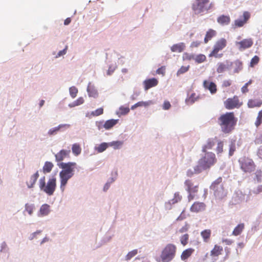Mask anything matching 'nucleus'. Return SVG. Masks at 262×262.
<instances>
[{
  "instance_id": "64",
  "label": "nucleus",
  "mask_w": 262,
  "mask_h": 262,
  "mask_svg": "<svg viewBox=\"0 0 262 262\" xmlns=\"http://www.w3.org/2000/svg\"><path fill=\"white\" fill-rule=\"evenodd\" d=\"M223 242L225 243L227 245H231L233 243L231 240L228 239L223 240Z\"/></svg>"
},
{
  "instance_id": "6",
  "label": "nucleus",
  "mask_w": 262,
  "mask_h": 262,
  "mask_svg": "<svg viewBox=\"0 0 262 262\" xmlns=\"http://www.w3.org/2000/svg\"><path fill=\"white\" fill-rule=\"evenodd\" d=\"M213 4L210 0H196L193 4L192 8L195 14L207 12L213 7Z\"/></svg>"
},
{
  "instance_id": "53",
  "label": "nucleus",
  "mask_w": 262,
  "mask_h": 262,
  "mask_svg": "<svg viewBox=\"0 0 262 262\" xmlns=\"http://www.w3.org/2000/svg\"><path fill=\"white\" fill-rule=\"evenodd\" d=\"M189 228V225L186 223L184 226H183L181 229H180L177 233H183L186 232Z\"/></svg>"
},
{
  "instance_id": "25",
  "label": "nucleus",
  "mask_w": 262,
  "mask_h": 262,
  "mask_svg": "<svg viewBox=\"0 0 262 262\" xmlns=\"http://www.w3.org/2000/svg\"><path fill=\"white\" fill-rule=\"evenodd\" d=\"M50 211V206L47 204H44L40 208L39 215L46 216L47 215Z\"/></svg>"
},
{
  "instance_id": "57",
  "label": "nucleus",
  "mask_w": 262,
  "mask_h": 262,
  "mask_svg": "<svg viewBox=\"0 0 262 262\" xmlns=\"http://www.w3.org/2000/svg\"><path fill=\"white\" fill-rule=\"evenodd\" d=\"M201 43V41H198V40L194 41L191 42V43L190 44V47L191 48H197L200 46Z\"/></svg>"
},
{
  "instance_id": "14",
  "label": "nucleus",
  "mask_w": 262,
  "mask_h": 262,
  "mask_svg": "<svg viewBox=\"0 0 262 262\" xmlns=\"http://www.w3.org/2000/svg\"><path fill=\"white\" fill-rule=\"evenodd\" d=\"M203 86L205 90H208L211 94H214L217 92L216 84L207 80H204Z\"/></svg>"
},
{
  "instance_id": "24",
  "label": "nucleus",
  "mask_w": 262,
  "mask_h": 262,
  "mask_svg": "<svg viewBox=\"0 0 262 262\" xmlns=\"http://www.w3.org/2000/svg\"><path fill=\"white\" fill-rule=\"evenodd\" d=\"M216 35V32L215 30L212 29H209L205 35L204 38V43H207L209 40H210L213 37Z\"/></svg>"
},
{
  "instance_id": "62",
  "label": "nucleus",
  "mask_w": 262,
  "mask_h": 262,
  "mask_svg": "<svg viewBox=\"0 0 262 262\" xmlns=\"http://www.w3.org/2000/svg\"><path fill=\"white\" fill-rule=\"evenodd\" d=\"M257 154H258V156L259 157V158L262 159V146H261L259 148V149L258 150Z\"/></svg>"
},
{
  "instance_id": "29",
  "label": "nucleus",
  "mask_w": 262,
  "mask_h": 262,
  "mask_svg": "<svg viewBox=\"0 0 262 262\" xmlns=\"http://www.w3.org/2000/svg\"><path fill=\"white\" fill-rule=\"evenodd\" d=\"M262 105V100L260 99H250L248 102L249 107H260Z\"/></svg>"
},
{
  "instance_id": "22",
  "label": "nucleus",
  "mask_w": 262,
  "mask_h": 262,
  "mask_svg": "<svg viewBox=\"0 0 262 262\" xmlns=\"http://www.w3.org/2000/svg\"><path fill=\"white\" fill-rule=\"evenodd\" d=\"M38 177L39 173L38 171L30 177L29 180L27 182V185L28 188H31L33 187Z\"/></svg>"
},
{
  "instance_id": "50",
  "label": "nucleus",
  "mask_w": 262,
  "mask_h": 262,
  "mask_svg": "<svg viewBox=\"0 0 262 262\" xmlns=\"http://www.w3.org/2000/svg\"><path fill=\"white\" fill-rule=\"evenodd\" d=\"M129 112V108L128 107L121 106L119 108V113L121 115H125Z\"/></svg>"
},
{
  "instance_id": "42",
  "label": "nucleus",
  "mask_w": 262,
  "mask_h": 262,
  "mask_svg": "<svg viewBox=\"0 0 262 262\" xmlns=\"http://www.w3.org/2000/svg\"><path fill=\"white\" fill-rule=\"evenodd\" d=\"M262 123V110H260L257 115L256 121L255 122V126L258 127Z\"/></svg>"
},
{
  "instance_id": "49",
  "label": "nucleus",
  "mask_w": 262,
  "mask_h": 262,
  "mask_svg": "<svg viewBox=\"0 0 262 262\" xmlns=\"http://www.w3.org/2000/svg\"><path fill=\"white\" fill-rule=\"evenodd\" d=\"M252 83V80L250 79L248 82L245 83V84L242 88L241 91L243 93L245 94L248 92L249 90L248 89V86L250 85Z\"/></svg>"
},
{
  "instance_id": "40",
  "label": "nucleus",
  "mask_w": 262,
  "mask_h": 262,
  "mask_svg": "<svg viewBox=\"0 0 262 262\" xmlns=\"http://www.w3.org/2000/svg\"><path fill=\"white\" fill-rule=\"evenodd\" d=\"M194 60L198 63H201L204 62L206 60V57L204 54H199L195 57L194 56Z\"/></svg>"
},
{
  "instance_id": "5",
  "label": "nucleus",
  "mask_w": 262,
  "mask_h": 262,
  "mask_svg": "<svg viewBox=\"0 0 262 262\" xmlns=\"http://www.w3.org/2000/svg\"><path fill=\"white\" fill-rule=\"evenodd\" d=\"M177 246L173 244H168L161 252L160 258L163 262H170L175 257L177 252Z\"/></svg>"
},
{
  "instance_id": "19",
  "label": "nucleus",
  "mask_w": 262,
  "mask_h": 262,
  "mask_svg": "<svg viewBox=\"0 0 262 262\" xmlns=\"http://www.w3.org/2000/svg\"><path fill=\"white\" fill-rule=\"evenodd\" d=\"M231 18L229 15H221L217 18V22L221 26L229 25Z\"/></svg>"
},
{
  "instance_id": "59",
  "label": "nucleus",
  "mask_w": 262,
  "mask_h": 262,
  "mask_svg": "<svg viewBox=\"0 0 262 262\" xmlns=\"http://www.w3.org/2000/svg\"><path fill=\"white\" fill-rule=\"evenodd\" d=\"M171 107V104L170 102L168 101H164L163 105V108L164 110H167L170 108Z\"/></svg>"
},
{
  "instance_id": "26",
  "label": "nucleus",
  "mask_w": 262,
  "mask_h": 262,
  "mask_svg": "<svg viewBox=\"0 0 262 262\" xmlns=\"http://www.w3.org/2000/svg\"><path fill=\"white\" fill-rule=\"evenodd\" d=\"M69 126H70L69 125L66 124H60L58 126H56V127H55L54 128L50 129L48 131V134L49 136L55 135L57 134V133L60 130V129L61 128L66 127H69Z\"/></svg>"
},
{
  "instance_id": "60",
  "label": "nucleus",
  "mask_w": 262,
  "mask_h": 262,
  "mask_svg": "<svg viewBox=\"0 0 262 262\" xmlns=\"http://www.w3.org/2000/svg\"><path fill=\"white\" fill-rule=\"evenodd\" d=\"M235 150V146L234 145H231L230 147L229 152V155L230 156H232Z\"/></svg>"
},
{
  "instance_id": "56",
  "label": "nucleus",
  "mask_w": 262,
  "mask_h": 262,
  "mask_svg": "<svg viewBox=\"0 0 262 262\" xmlns=\"http://www.w3.org/2000/svg\"><path fill=\"white\" fill-rule=\"evenodd\" d=\"M156 73L158 74H161L163 76H164L165 75V67L162 66L160 68L158 69L156 71Z\"/></svg>"
},
{
  "instance_id": "8",
  "label": "nucleus",
  "mask_w": 262,
  "mask_h": 262,
  "mask_svg": "<svg viewBox=\"0 0 262 262\" xmlns=\"http://www.w3.org/2000/svg\"><path fill=\"white\" fill-rule=\"evenodd\" d=\"M184 184L186 187V190L189 193L188 195V201H191L194 199L196 193L198 192L199 184L196 183L195 184L192 180H186Z\"/></svg>"
},
{
  "instance_id": "30",
  "label": "nucleus",
  "mask_w": 262,
  "mask_h": 262,
  "mask_svg": "<svg viewBox=\"0 0 262 262\" xmlns=\"http://www.w3.org/2000/svg\"><path fill=\"white\" fill-rule=\"evenodd\" d=\"M245 228V224L244 223H241L238 224L237 226H236L233 232H232V235L234 236H238L240 235L242 232H243V230Z\"/></svg>"
},
{
  "instance_id": "48",
  "label": "nucleus",
  "mask_w": 262,
  "mask_h": 262,
  "mask_svg": "<svg viewBox=\"0 0 262 262\" xmlns=\"http://www.w3.org/2000/svg\"><path fill=\"white\" fill-rule=\"evenodd\" d=\"M138 253V250L137 249L133 250L130 252H129L126 255L125 258L126 260H129L132 257L135 256Z\"/></svg>"
},
{
  "instance_id": "35",
  "label": "nucleus",
  "mask_w": 262,
  "mask_h": 262,
  "mask_svg": "<svg viewBox=\"0 0 262 262\" xmlns=\"http://www.w3.org/2000/svg\"><path fill=\"white\" fill-rule=\"evenodd\" d=\"M108 146V143L103 142L96 146L95 147V150L98 152H102L105 150Z\"/></svg>"
},
{
  "instance_id": "16",
  "label": "nucleus",
  "mask_w": 262,
  "mask_h": 262,
  "mask_svg": "<svg viewBox=\"0 0 262 262\" xmlns=\"http://www.w3.org/2000/svg\"><path fill=\"white\" fill-rule=\"evenodd\" d=\"M158 84V80L155 78L148 79L143 81L144 88L145 91L156 86Z\"/></svg>"
},
{
  "instance_id": "12",
  "label": "nucleus",
  "mask_w": 262,
  "mask_h": 262,
  "mask_svg": "<svg viewBox=\"0 0 262 262\" xmlns=\"http://www.w3.org/2000/svg\"><path fill=\"white\" fill-rule=\"evenodd\" d=\"M227 45V40L225 38H222L219 39L215 43L213 49L209 54V56H214L218 57V52L223 50Z\"/></svg>"
},
{
  "instance_id": "7",
  "label": "nucleus",
  "mask_w": 262,
  "mask_h": 262,
  "mask_svg": "<svg viewBox=\"0 0 262 262\" xmlns=\"http://www.w3.org/2000/svg\"><path fill=\"white\" fill-rule=\"evenodd\" d=\"M222 180V178L219 177L210 186V189L213 191L214 195L219 199H222L226 195V192L223 187Z\"/></svg>"
},
{
  "instance_id": "44",
  "label": "nucleus",
  "mask_w": 262,
  "mask_h": 262,
  "mask_svg": "<svg viewBox=\"0 0 262 262\" xmlns=\"http://www.w3.org/2000/svg\"><path fill=\"white\" fill-rule=\"evenodd\" d=\"M189 237V235L186 233L180 237V242L183 246H186L188 244Z\"/></svg>"
},
{
  "instance_id": "15",
  "label": "nucleus",
  "mask_w": 262,
  "mask_h": 262,
  "mask_svg": "<svg viewBox=\"0 0 262 262\" xmlns=\"http://www.w3.org/2000/svg\"><path fill=\"white\" fill-rule=\"evenodd\" d=\"M206 209V205L203 202H195L190 207V211L193 212L203 211Z\"/></svg>"
},
{
  "instance_id": "9",
  "label": "nucleus",
  "mask_w": 262,
  "mask_h": 262,
  "mask_svg": "<svg viewBox=\"0 0 262 262\" xmlns=\"http://www.w3.org/2000/svg\"><path fill=\"white\" fill-rule=\"evenodd\" d=\"M241 169L245 172H251L254 171L255 165L253 161L248 157H244L239 160Z\"/></svg>"
},
{
  "instance_id": "18",
  "label": "nucleus",
  "mask_w": 262,
  "mask_h": 262,
  "mask_svg": "<svg viewBox=\"0 0 262 262\" xmlns=\"http://www.w3.org/2000/svg\"><path fill=\"white\" fill-rule=\"evenodd\" d=\"M70 152V150H61L55 155L56 161L57 162L62 161L66 158L69 157Z\"/></svg>"
},
{
  "instance_id": "46",
  "label": "nucleus",
  "mask_w": 262,
  "mask_h": 262,
  "mask_svg": "<svg viewBox=\"0 0 262 262\" xmlns=\"http://www.w3.org/2000/svg\"><path fill=\"white\" fill-rule=\"evenodd\" d=\"M70 94L72 98H74L76 97L78 93V89L75 86H72L69 89Z\"/></svg>"
},
{
  "instance_id": "45",
  "label": "nucleus",
  "mask_w": 262,
  "mask_h": 262,
  "mask_svg": "<svg viewBox=\"0 0 262 262\" xmlns=\"http://www.w3.org/2000/svg\"><path fill=\"white\" fill-rule=\"evenodd\" d=\"M224 143L222 141H219L216 148V151L217 155L223 152V151Z\"/></svg>"
},
{
  "instance_id": "41",
  "label": "nucleus",
  "mask_w": 262,
  "mask_h": 262,
  "mask_svg": "<svg viewBox=\"0 0 262 262\" xmlns=\"http://www.w3.org/2000/svg\"><path fill=\"white\" fill-rule=\"evenodd\" d=\"M108 143L109 146H112L114 149L119 148L123 144V142L119 141H113Z\"/></svg>"
},
{
  "instance_id": "36",
  "label": "nucleus",
  "mask_w": 262,
  "mask_h": 262,
  "mask_svg": "<svg viewBox=\"0 0 262 262\" xmlns=\"http://www.w3.org/2000/svg\"><path fill=\"white\" fill-rule=\"evenodd\" d=\"M53 166H54V165L52 162H48V161L46 162L44 164V166L43 167V172L44 173L50 172L52 170Z\"/></svg>"
},
{
  "instance_id": "27",
  "label": "nucleus",
  "mask_w": 262,
  "mask_h": 262,
  "mask_svg": "<svg viewBox=\"0 0 262 262\" xmlns=\"http://www.w3.org/2000/svg\"><path fill=\"white\" fill-rule=\"evenodd\" d=\"M211 231L210 229H205L201 232V235L205 243H208L210 239Z\"/></svg>"
},
{
  "instance_id": "28",
  "label": "nucleus",
  "mask_w": 262,
  "mask_h": 262,
  "mask_svg": "<svg viewBox=\"0 0 262 262\" xmlns=\"http://www.w3.org/2000/svg\"><path fill=\"white\" fill-rule=\"evenodd\" d=\"M223 251V247L220 246H218L215 245L214 248L210 252V255L212 256H218L219 255L222 254Z\"/></svg>"
},
{
  "instance_id": "11",
  "label": "nucleus",
  "mask_w": 262,
  "mask_h": 262,
  "mask_svg": "<svg viewBox=\"0 0 262 262\" xmlns=\"http://www.w3.org/2000/svg\"><path fill=\"white\" fill-rule=\"evenodd\" d=\"M251 16L250 13L248 11H244L242 17L235 19L232 24V28L235 29L238 28L243 27L247 24Z\"/></svg>"
},
{
  "instance_id": "32",
  "label": "nucleus",
  "mask_w": 262,
  "mask_h": 262,
  "mask_svg": "<svg viewBox=\"0 0 262 262\" xmlns=\"http://www.w3.org/2000/svg\"><path fill=\"white\" fill-rule=\"evenodd\" d=\"M72 150L73 154L77 156L79 155L81 152V148L78 143H74L72 145Z\"/></svg>"
},
{
  "instance_id": "23",
  "label": "nucleus",
  "mask_w": 262,
  "mask_h": 262,
  "mask_svg": "<svg viewBox=\"0 0 262 262\" xmlns=\"http://www.w3.org/2000/svg\"><path fill=\"white\" fill-rule=\"evenodd\" d=\"M194 252V249L193 248H188L184 250L181 255V258L182 260H186Z\"/></svg>"
},
{
  "instance_id": "51",
  "label": "nucleus",
  "mask_w": 262,
  "mask_h": 262,
  "mask_svg": "<svg viewBox=\"0 0 262 262\" xmlns=\"http://www.w3.org/2000/svg\"><path fill=\"white\" fill-rule=\"evenodd\" d=\"M182 199V196L180 194L179 192H176L174 194V198L171 200L172 203L174 204L180 201Z\"/></svg>"
},
{
  "instance_id": "20",
  "label": "nucleus",
  "mask_w": 262,
  "mask_h": 262,
  "mask_svg": "<svg viewBox=\"0 0 262 262\" xmlns=\"http://www.w3.org/2000/svg\"><path fill=\"white\" fill-rule=\"evenodd\" d=\"M216 142V138H210L207 140L206 144L202 147V151L206 152L208 149H211L215 144Z\"/></svg>"
},
{
  "instance_id": "47",
  "label": "nucleus",
  "mask_w": 262,
  "mask_h": 262,
  "mask_svg": "<svg viewBox=\"0 0 262 262\" xmlns=\"http://www.w3.org/2000/svg\"><path fill=\"white\" fill-rule=\"evenodd\" d=\"M194 55L189 54L187 52L183 53L182 58L183 60H191L194 59Z\"/></svg>"
},
{
  "instance_id": "37",
  "label": "nucleus",
  "mask_w": 262,
  "mask_h": 262,
  "mask_svg": "<svg viewBox=\"0 0 262 262\" xmlns=\"http://www.w3.org/2000/svg\"><path fill=\"white\" fill-rule=\"evenodd\" d=\"M260 61V58L257 55H255L251 60L249 67L250 68H253L256 66Z\"/></svg>"
},
{
  "instance_id": "21",
  "label": "nucleus",
  "mask_w": 262,
  "mask_h": 262,
  "mask_svg": "<svg viewBox=\"0 0 262 262\" xmlns=\"http://www.w3.org/2000/svg\"><path fill=\"white\" fill-rule=\"evenodd\" d=\"M185 49V45L183 42H180L172 45L171 48V51L173 52H182Z\"/></svg>"
},
{
  "instance_id": "33",
  "label": "nucleus",
  "mask_w": 262,
  "mask_h": 262,
  "mask_svg": "<svg viewBox=\"0 0 262 262\" xmlns=\"http://www.w3.org/2000/svg\"><path fill=\"white\" fill-rule=\"evenodd\" d=\"M117 122L118 120L111 119L107 120L104 124V127L106 129H110L114 125H115L117 123Z\"/></svg>"
},
{
  "instance_id": "2",
  "label": "nucleus",
  "mask_w": 262,
  "mask_h": 262,
  "mask_svg": "<svg viewBox=\"0 0 262 262\" xmlns=\"http://www.w3.org/2000/svg\"><path fill=\"white\" fill-rule=\"evenodd\" d=\"M76 166L75 162H61L58 164V166L62 169L59 172L60 188L62 192L64 191L68 180L73 176Z\"/></svg>"
},
{
  "instance_id": "52",
  "label": "nucleus",
  "mask_w": 262,
  "mask_h": 262,
  "mask_svg": "<svg viewBox=\"0 0 262 262\" xmlns=\"http://www.w3.org/2000/svg\"><path fill=\"white\" fill-rule=\"evenodd\" d=\"M190 68L189 66L187 67L182 66L180 69L177 71V75H181L188 71Z\"/></svg>"
},
{
  "instance_id": "1",
  "label": "nucleus",
  "mask_w": 262,
  "mask_h": 262,
  "mask_svg": "<svg viewBox=\"0 0 262 262\" xmlns=\"http://www.w3.org/2000/svg\"><path fill=\"white\" fill-rule=\"evenodd\" d=\"M237 121L233 112H227L218 118L221 131L226 134H230L235 128Z\"/></svg>"
},
{
  "instance_id": "34",
  "label": "nucleus",
  "mask_w": 262,
  "mask_h": 262,
  "mask_svg": "<svg viewBox=\"0 0 262 262\" xmlns=\"http://www.w3.org/2000/svg\"><path fill=\"white\" fill-rule=\"evenodd\" d=\"M151 103H152V102L151 101H146V102L140 101V102H138L136 103L134 105H133L131 107V109L132 110H134V109H135L136 108H137V107H139V106L147 107V106H149L150 104H151Z\"/></svg>"
},
{
  "instance_id": "61",
  "label": "nucleus",
  "mask_w": 262,
  "mask_h": 262,
  "mask_svg": "<svg viewBox=\"0 0 262 262\" xmlns=\"http://www.w3.org/2000/svg\"><path fill=\"white\" fill-rule=\"evenodd\" d=\"M67 47L65 48L63 50L60 51L58 53V56H60L61 55H64L67 52Z\"/></svg>"
},
{
  "instance_id": "54",
  "label": "nucleus",
  "mask_w": 262,
  "mask_h": 262,
  "mask_svg": "<svg viewBox=\"0 0 262 262\" xmlns=\"http://www.w3.org/2000/svg\"><path fill=\"white\" fill-rule=\"evenodd\" d=\"M103 113V109L102 107L97 108L94 112H92V114L94 116H98L100 115H102Z\"/></svg>"
},
{
  "instance_id": "13",
  "label": "nucleus",
  "mask_w": 262,
  "mask_h": 262,
  "mask_svg": "<svg viewBox=\"0 0 262 262\" xmlns=\"http://www.w3.org/2000/svg\"><path fill=\"white\" fill-rule=\"evenodd\" d=\"M253 44V41L251 38L244 39L241 41L236 42V45L238 46V49L241 51L251 47Z\"/></svg>"
},
{
  "instance_id": "43",
  "label": "nucleus",
  "mask_w": 262,
  "mask_h": 262,
  "mask_svg": "<svg viewBox=\"0 0 262 262\" xmlns=\"http://www.w3.org/2000/svg\"><path fill=\"white\" fill-rule=\"evenodd\" d=\"M34 208L35 207L33 204L27 203L25 205V211L28 212L29 215H32Z\"/></svg>"
},
{
  "instance_id": "63",
  "label": "nucleus",
  "mask_w": 262,
  "mask_h": 262,
  "mask_svg": "<svg viewBox=\"0 0 262 262\" xmlns=\"http://www.w3.org/2000/svg\"><path fill=\"white\" fill-rule=\"evenodd\" d=\"M71 22V19L70 17L67 18L64 21V25H68Z\"/></svg>"
},
{
  "instance_id": "58",
  "label": "nucleus",
  "mask_w": 262,
  "mask_h": 262,
  "mask_svg": "<svg viewBox=\"0 0 262 262\" xmlns=\"http://www.w3.org/2000/svg\"><path fill=\"white\" fill-rule=\"evenodd\" d=\"M197 98L196 94L195 93H193L190 96L188 101H190L191 103H193L197 100Z\"/></svg>"
},
{
  "instance_id": "31",
  "label": "nucleus",
  "mask_w": 262,
  "mask_h": 262,
  "mask_svg": "<svg viewBox=\"0 0 262 262\" xmlns=\"http://www.w3.org/2000/svg\"><path fill=\"white\" fill-rule=\"evenodd\" d=\"M232 64L234 66V73H238L243 69V62L238 59L233 62Z\"/></svg>"
},
{
  "instance_id": "4",
  "label": "nucleus",
  "mask_w": 262,
  "mask_h": 262,
  "mask_svg": "<svg viewBox=\"0 0 262 262\" xmlns=\"http://www.w3.org/2000/svg\"><path fill=\"white\" fill-rule=\"evenodd\" d=\"M39 187L41 191L48 195H52L56 188V178H50L46 184L45 177H42L39 180Z\"/></svg>"
},
{
  "instance_id": "10",
  "label": "nucleus",
  "mask_w": 262,
  "mask_h": 262,
  "mask_svg": "<svg viewBox=\"0 0 262 262\" xmlns=\"http://www.w3.org/2000/svg\"><path fill=\"white\" fill-rule=\"evenodd\" d=\"M224 106L227 110H233L239 108L243 103L240 102L238 97L237 96H234L232 98H228L224 102Z\"/></svg>"
},
{
  "instance_id": "3",
  "label": "nucleus",
  "mask_w": 262,
  "mask_h": 262,
  "mask_svg": "<svg viewBox=\"0 0 262 262\" xmlns=\"http://www.w3.org/2000/svg\"><path fill=\"white\" fill-rule=\"evenodd\" d=\"M204 155L199 160L198 165L194 167V172L199 173L203 170L210 169L217 162L215 155L210 151L204 152Z\"/></svg>"
},
{
  "instance_id": "55",
  "label": "nucleus",
  "mask_w": 262,
  "mask_h": 262,
  "mask_svg": "<svg viewBox=\"0 0 262 262\" xmlns=\"http://www.w3.org/2000/svg\"><path fill=\"white\" fill-rule=\"evenodd\" d=\"M232 84V81L231 80H224L222 85L223 88H227L230 86Z\"/></svg>"
},
{
  "instance_id": "38",
  "label": "nucleus",
  "mask_w": 262,
  "mask_h": 262,
  "mask_svg": "<svg viewBox=\"0 0 262 262\" xmlns=\"http://www.w3.org/2000/svg\"><path fill=\"white\" fill-rule=\"evenodd\" d=\"M87 91L90 97H96L98 96L97 90L90 85L88 86Z\"/></svg>"
},
{
  "instance_id": "39",
  "label": "nucleus",
  "mask_w": 262,
  "mask_h": 262,
  "mask_svg": "<svg viewBox=\"0 0 262 262\" xmlns=\"http://www.w3.org/2000/svg\"><path fill=\"white\" fill-rule=\"evenodd\" d=\"M84 102V99L83 97H79L76 100L74 101L72 103L69 104V106L70 107H73L79 105L80 104H83Z\"/></svg>"
},
{
  "instance_id": "17",
  "label": "nucleus",
  "mask_w": 262,
  "mask_h": 262,
  "mask_svg": "<svg viewBox=\"0 0 262 262\" xmlns=\"http://www.w3.org/2000/svg\"><path fill=\"white\" fill-rule=\"evenodd\" d=\"M232 66V62L226 60L225 62H220L218 63L216 71L219 73H223L226 70L230 69Z\"/></svg>"
}]
</instances>
